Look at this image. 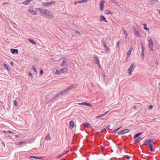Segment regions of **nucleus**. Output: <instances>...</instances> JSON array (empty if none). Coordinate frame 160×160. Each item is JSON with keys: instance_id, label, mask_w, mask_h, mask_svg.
Returning a JSON list of instances; mask_svg holds the SVG:
<instances>
[{"instance_id": "a211bd4d", "label": "nucleus", "mask_w": 160, "mask_h": 160, "mask_svg": "<svg viewBox=\"0 0 160 160\" xmlns=\"http://www.w3.org/2000/svg\"><path fill=\"white\" fill-rule=\"evenodd\" d=\"M83 125L86 128H91L90 125L89 123H88L87 122H84L83 123Z\"/></svg>"}, {"instance_id": "dca6fc26", "label": "nucleus", "mask_w": 160, "mask_h": 160, "mask_svg": "<svg viewBox=\"0 0 160 160\" xmlns=\"http://www.w3.org/2000/svg\"><path fill=\"white\" fill-rule=\"evenodd\" d=\"M10 51L13 54H14L15 53L17 54L18 53V50L16 49H11Z\"/></svg>"}, {"instance_id": "39448f33", "label": "nucleus", "mask_w": 160, "mask_h": 160, "mask_svg": "<svg viewBox=\"0 0 160 160\" xmlns=\"http://www.w3.org/2000/svg\"><path fill=\"white\" fill-rule=\"evenodd\" d=\"M28 11L32 15H35L37 14V12L36 10H33V6H32L29 8Z\"/></svg>"}, {"instance_id": "3c124183", "label": "nucleus", "mask_w": 160, "mask_h": 160, "mask_svg": "<svg viewBox=\"0 0 160 160\" xmlns=\"http://www.w3.org/2000/svg\"><path fill=\"white\" fill-rule=\"evenodd\" d=\"M39 73H40V74H42V73H43V70H41L40 71Z\"/></svg>"}, {"instance_id": "20e7f679", "label": "nucleus", "mask_w": 160, "mask_h": 160, "mask_svg": "<svg viewBox=\"0 0 160 160\" xmlns=\"http://www.w3.org/2000/svg\"><path fill=\"white\" fill-rule=\"evenodd\" d=\"M133 31L134 34L138 37H141V34L140 33L139 31L138 30L137 28L135 27H133Z\"/></svg>"}, {"instance_id": "37998d69", "label": "nucleus", "mask_w": 160, "mask_h": 160, "mask_svg": "<svg viewBox=\"0 0 160 160\" xmlns=\"http://www.w3.org/2000/svg\"><path fill=\"white\" fill-rule=\"evenodd\" d=\"M63 155V154H62L58 155L57 156V158H60L61 157H62Z\"/></svg>"}, {"instance_id": "6ab92c4d", "label": "nucleus", "mask_w": 160, "mask_h": 160, "mask_svg": "<svg viewBox=\"0 0 160 160\" xmlns=\"http://www.w3.org/2000/svg\"><path fill=\"white\" fill-rule=\"evenodd\" d=\"M28 40L32 44L34 45H36V43L33 40V39L31 38H28Z\"/></svg>"}, {"instance_id": "603ef678", "label": "nucleus", "mask_w": 160, "mask_h": 160, "mask_svg": "<svg viewBox=\"0 0 160 160\" xmlns=\"http://www.w3.org/2000/svg\"><path fill=\"white\" fill-rule=\"evenodd\" d=\"M126 158L127 159H129L130 158V157L127 155H126Z\"/></svg>"}, {"instance_id": "5701e85b", "label": "nucleus", "mask_w": 160, "mask_h": 160, "mask_svg": "<svg viewBox=\"0 0 160 160\" xmlns=\"http://www.w3.org/2000/svg\"><path fill=\"white\" fill-rule=\"evenodd\" d=\"M61 95L62 93H60V92H59L58 93L54 95L53 97L54 98H55Z\"/></svg>"}, {"instance_id": "09e8293b", "label": "nucleus", "mask_w": 160, "mask_h": 160, "mask_svg": "<svg viewBox=\"0 0 160 160\" xmlns=\"http://www.w3.org/2000/svg\"><path fill=\"white\" fill-rule=\"evenodd\" d=\"M54 99H55V98H54V97H53V98H51L50 99V102H52V101L54 100Z\"/></svg>"}, {"instance_id": "393cba45", "label": "nucleus", "mask_w": 160, "mask_h": 160, "mask_svg": "<svg viewBox=\"0 0 160 160\" xmlns=\"http://www.w3.org/2000/svg\"><path fill=\"white\" fill-rule=\"evenodd\" d=\"M105 13L106 14H109L111 15L113 14V13L110 11L108 10H106Z\"/></svg>"}, {"instance_id": "de8ad7c7", "label": "nucleus", "mask_w": 160, "mask_h": 160, "mask_svg": "<svg viewBox=\"0 0 160 160\" xmlns=\"http://www.w3.org/2000/svg\"><path fill=\"white\" fill-rule=\"evenodd\" d=\"M34 60H35V62H38V58H35L34 59Z\"/></svg>"}, {"instance_id": "49530a36", "label": "nucleus", "mask_w": 160, "mask_h": 160, "mask_svg": "<svg viewBox=\"0 0 160 160\" xmlns=\"http://www.w3.org/2000/svg\"><path fill=\"white\" fill-rule=\"evenodd\" d=\"M69 152V150H67L65 151V152L64 153H63L62 154H63V155L64 154H66L67 153Z\"/></svg>"}, {"instance_id": "5fc2aeb1", "label": "nucleus", "mask_w": 160, "mask_h": 160, "mask_svg": "<svg viewBox=\"0 0 160 160\" xmlns=\"http://www.w3.org/2000/svg\"><path fill=\"white\" fill-rule=\"evenodd\" d=\"M10 63L12 66H13V63L12 61H11L10 62Z\"/></svg>"}, {"instance_id": "79ce46f5", "label": "nucleus", "mask_w": 160, "mask_h": 160, "mask_svg": "<svg viewBox=\"0 0 160 160\" xmlns=\"http://www.w3.org/2000/svg\"><path fill=\"white\" fill-rule=\"evenodd\" d=\"M119 43H120V42H119V41L117 43L116 47H117V48L119 47Z\"/></svg>"}, {"instance_id": "2f4dec72", "label": "nucleus", "mask_w": 160, "mask_h": 160, "mask_svg": "<svg viewBox=\"0 0 160 160\" xmlns=\"http://www.w3.org/2000/svg\"><path fill=\"white\" fill-rule=\"evenodd\" d=\"M25 143V142L21 141V142H17L16 143V145H19L22 144H24V143Z\"/></svg>"}, {"instance_id": "c03bdc74", "label": "nucleus", "mask_w": 160, "mask_h": 160, "mask_svg": "<svg viewBox=\"0 0 160 160\" xmlns=\"http://www.w3.org/2000/svg\"><path fill=\"white\" fill-rule=\"evenodd\" d=\"M72 87V86H69L68 87L66 88L67 90L69 91L70 89H71V88Z\"/></svg>"}, {"instance_id": "a878e982", "label": "nucleus", "mask_w": 160, "mask_h": 160, "mask_svg": "<svg viewBox=\"0 0 160 160\" xmlns=\"http://www.w3.org/2000/svg\"><path fill=\"white\" fill-rule=\"evenodd\" d=\"M142 138L139 137L137 139H136L135 140V142H138L141 141L142 139Z\"/></svg>"}, {"instance_id": "0e129e2a", "label": "nucleus", "mask_w": 160, "mask_h": 160, "mask_svg": "<svg viewBox=\"0 0 160 160\" xmlns=\"http://www.w3.org/2000/svg\"><path fill=\"white\" fill-rule=\"evenodd\" d=\"M153 149L152 148H150V151H153Z\"/></svg>"}, {"instance_id": "f257e3e1", "label": "nucleus", "mask_w": 160, "mask_h": 160, "mask_svg": "<svg viewBox=\"0 0 160 160\" xmlns=\"http://www.w3.org/2000/svg\"><path fill=\"white\" fill-rule=\"evenodd\" d=\"M37 9L40 11L41 14L46 18H52L53 17V15L49 10L41 8H38Z\"/></svg>"}, {"instance_id": "bb28decb", "label": "nucleus", "mask_w": 160, "mask_h": 160, "mask_svg": "<svg viewBox=\"0 0 160 160\" xmlns=\"http://www.w3.org/2000/svg\"><path fill=\"white\" fill-rule=\"evenodd\" d=\"M69 125L70 126L73 128L74 126V123L72 121H70L69 122Z\"/></svg>"}, {"instance_id": "338daca9", "label": "nucleus", "mask_w": 160, "mask_h": 160, "mask_svg": "<svg viewBox=\"0 0 160 160\" xmlns=\"http://www.w3.org/2000/svg\"><path fill=\"white\" fill-rule=\"evenodd\" d=\"M136 108H137V106H134V107H133V108H134V109H136Z\"/></svg>"}, {"instance_id": "ddd939ff", "label": "nucleus", "mask_w": 160, "mask_h": 160, "mask_svg": "<svg viewBox=\"0 0 160 160\" xmlns=\"http://www.w3.org/2000/svg\"><path fill=\"white\" fill-rule=\"evenodd\" d=\"M109 112V111H108L106 112H104L103 113H102V114H101L100 115H99L96 117V118L98 119V118H100L101 117H103L106 116Z\"/></svg>"}, {"instance_id": "7c9ffc66", "label": "nucleus", "mask_w": 160, "mask_h": 160, "mask_svg": "<svg viewBox=\"0 0 160 160\" xmlns=\"http://www.w3.org/2000/svg\"><path fill=\"white\" fill-rule=\"evenodd\" d=\"M3 66L8 71L9 70V68L8 67V65L7 64L4 63L3 64Z\"/></svg>"}, {"instance_id": "13d9d810", "label": "nucleus", "mask_w": 160, "mask_h": 160, "mask_svg": "<svg viewBox=\"0 0 160 160\" xmlns=\"http://www.w3.org/2000/svg\"><path fill=\"white\" fill-rule=\"evenodd\" d=\"M144 53H142L141 54V56L143 58H144Z\"/></svg>"}, {"instance_id": "2eb2a0df", "label": "nucleus", "mask_w": 160, "mask_h": 160, "mask_svg": "<svg viewBox=\"0 0 160 160\" xmlns=\"http://www.w3.org/2000/svg\"><path fill=\"white\" fill-rule=\"evenodd\" d=\"M67 68H63L59 70L60 74L61 73H63L66 72L67 71Z\"/></svg>"}, {"instance_id": "69168bd1", "label": "nucleus", "mask_w": 160, "mask_h": 160, "mask_svg": "<svg viewBox=\"0 0 160 160\" xmlns=\"http://www.w3.org/2000/svg\"><path fill=\"white\" fill-rule=\"evenodd\" d=\"M101 149H102V150H103L105 148H104V147H103L101 146Z\"/></svg>"}, {"instance_id": "58836bf2", "label": "nucleus", "mask_w": 160, "mask_h": 160, "mask_svg": "<svg viewBox=\"0 0 160 160\" xmlns=\"http://www.w3.org/2000/svg\"><path fill=\"white\" fill-rule=\"evenodd\" d=\"M110 124H109L107 126H105L104 127V128H105V129L106 130V129H109V127L110 126Z\"/></svg>"}, {"instance_id": "e2e57ef3", "label": "nucleus", "mask_w": 160, "mask_h": 160, "mask_svg": "<svg viewBox=\"0 0 160 160\" xmlns=\"http://www.w3.org/2000/svg\"><path fill=\"white\" fill-rule=\"evenodd\" d=\"M28 75H30V76H32V74H31V73H30V72H29V73H28Z\"/></svg>"}, {"instance_id": "473e14b6", "label": "nucleus", "mask_w": 160, "mask_h": 160, "mask_svg": "<svg viewBox=\"0 0 160 160\" xmlns=\"http://www.w3.org/2000/svg\"><path fill=\"white\" fill-rule=\"evenodd\" d=\"M68 91L67 88L65 89L64 90H63L61 92H60V93H62V94H64L65 92Z\"/></svg>"}, {"instance_id": "bf43d9fd", "label": "nucleus", "mask_w": 160, "mask_h": 160, "mask_svg": "<svg viewBox=\"0 0 160 160\" xmlns=\"http://www.w3.org/2000/svg\"><path fill=\"white\" fill-rule=\"evenodd\" d=\"M149 48L150 49V50H151L152 52H153V47Z\"/></svg>"}, {"instance_id": "4c0bfd02", "label": "nucleus", "mask_w": 160, "mask_h": 160, "mask_svg": "<svg viewBox=\"0 0 160 160\" xmlns=\"http://www.w3.org/2000/svg\"><path fill=\"white\" fill-rule=\"evenodd\" d=\"M121 128V127H120L118 128H117L116 129H115V130H114L113 131V132L114 133L116 132L118 130H119V129Z\"/></svg>"}, {"instance_id": "cd10ccee", "label": "nucleus", "mask_w": 160, "mask_h": 160, "mask_svg": "<svg viewBox=\"0 0 160 160\" xmlns=\"http://www.w3.org/2000/svg\"><path fill=\"white\" fill-rule=\"evenodd\" d=\"M142 53H144V48L142 42L141 43Z\"/></svg>"}, {"instance_id": "4be33fe9", "label": "nucleus", "mask_w": 160, "mask_h": 160, "mask_svg": "<svg viewBox=\"0 0 160 160\" xmlns=\"http://www.w3.org/2000/svg\"><path fill=\"white\" fill-rule=\"evenodd\" d=\"M29 158H36V159H41L42 158V157H38L35 156H30L29 157Z\"/></svg>"}, {"instance_id": "f3484780", "label": "nucleus", "mask_w": 160, "mask_h": 160, "mask_svg": "<svg viewBox=\"0 0 160 160\" xmlns=\"http://www.w3.org/2000/svg\"><path fill=\"white\" fill-rule=\"evenodd\" d=\"M79 105H86L88 106H91L92 105L89 103H88L85 102H82L81 103H78V104Z\"/></svg>"}, {"instance_id": "412c9836", "label": "nucleus", "mask_w": 160, "mask_h": 160, "mask_svg": "<svg viewBox=\"0 0 160 160\" xmlns=\"http://www.w3.org/2000/svg\"><path fill=\"white\" fill-rule=\"evenodd\" d=\"M132 50V48H130L128 51V53L127 54V56L128 57L130 56L131 54V52Z\"/></svg>"}, {"instance_id": "4468645a", "label": "nucleus", "mask_w": 160, "mask_h": 160, "mask_svg": "<svg viewBox=\"0 0 160 160\" xmlns=\"http://www.w3.org/2000/svg\"><path fill=\"white\" fill-rule=\"evenodd\" d=\"M103 47H104L105 49V50L107 53H108L110 52V50H109V48L108 47L105 43L103 44Z\"/></svg>"}, {"instance_id": "9b49d317", "label": "nucleus", "mask_w": 160, "mask_h": 160, "mask_svg": "<svg viewBox=\"0 0 160 160\" xmlns=\"http://www.w3.org/2000/svg\"><path fill=\"white\" fill-rule=\"evenodd\" d=\"M94 58L95 59V62L96 64H97L98 65H100V62L99 59L97 57L95 56H94Z\"/></svg>"}, {"instance_id": "72a5a7b5", "label": "nucleus", "mask_w": 160, "mask_h": 160, "mask_svg": "<svg viewBox=\"0 0 160 160\" xmlns=\"http://www.w3.org/2000/svg\"><path fill=\"white\" fill-rule=\"evenodd\" d=\"M88 1V0H82L78 1L79 3H85L87 2Z\"/></svg>"}, {"instance_id": "f03ea898", "label": "nucleus", "mask_w": 160, "mask_h": 160, "mask_svg": "<svg viewBox=\"0 0 160 160\" xmlns=\"http://www.w3.org/2000/svg\"><path fill=\"white\" fill-rule=\"evenodd\" d=\"M153 140L154 139L152 138L147 140L144 142L143 144L145 145H149V147L150 148H152L153 145L152 144H155V142H153Z\"/></svg>"}, {"instance_id": "f8f14e48", "label": "nucleus", "mask_w": 160, "mask_h": 160, "mask_svg": "<svg viewBox=\"0 0 160 160\" xmlns=\"http://www.w3.org/2000/svg\"><path fill=\"white\" fill-rule=\"evenodd\" d=\"M148 47L149 48L153 47V41L152 39H150L148 40Z\"/></svg>"}, {"instance_id": "6e6552de", "label": "nucleus", "mask_w": 160, "mask_h": 160, "mask_svg": "<svg viewBox=\"0 0 160 160\" xmlns=\"http://www.w3.org/2000/svg\"><path fill=\"white\" fill-rule=\"evenodd\" d=\"M105 3L104 0H101L100 2V9L102 11L103 10L104 5Z\"/></svg>"}, {"instance_id": "052dcab7", "label": "nucleus", "mask_w": 160, "mask_h": 160, "mask_svg": "<svg viewBox=\"0 0 160 160\" xmlns=\"http://www.w3.org/2000/svg\"><path fill=\"white\" fill-rule=\"evenodd\" d=\"M78 3H79V2H74V4L75 5L77 4Z\"/></svg>"}, {"instance_id": "f704fd0d", "label": "nucleus", "mask_w": 160, "mask_h": 160, "mask_svg": "<svg viewBox=\"0 0 160 160\" xmlns=\"http://www.w3.org/2000/svg\"><path fill=\"white\" fill-rule=\"evenodd\" d=\"M111 2L112 3H115L116 5L117 6H118V7H120V6L119 5L118 3V2H115V1H114V0H112L111 1Z\"/></svg>"}, {"instance_id": "4d7b16f0", "label": "nucleus", "mask_w": 160, "mask_h": 160, "mask_svg": "<svg viewBox=\"0 0 160 160\" xmlns=\"http://www.w3.org/2000/svg\"><path fill=\"white\" fill-rule=\"evenodd\" d=\"M8 2H4V3H2V4L3 5H5V4H8Z\"/></svg>"}, {"instance_id": "864d4df0", "label": "nucleus", "mask_w": 160, "mask_h": 160, "mask_svg": "<svg viewBox=\"0 0 160 160\" xmlns=\"http://www.w3.org/2000/svg\"><path fill=\"white\" fill-rule=\"evenodd\" d=\"M158 0H152V2H153L154 3L156 2Z\"/></svg>"}, {"instance_id": "aec40b11", "label": "nucleus", "mask_w": 160, "mask_h": 160, "mask_svg": "<svg viewBox=\"0 0 160 160\" xmlns=\"http://www.w3.org/2000/svg\"><path fill=\"white\" fill-rule=\"evenodd\" d=\"M142 133V132H140L137 133V134H136L133 138L134 139H135L137 138H138L139 136H140L141 135Z\"/></svg>"}, {"instance_id": "774afa93", "label": "nucleus", "mask_w": 160, "mask_h": 160, "mask_svg": "<svg viewBox=\"0 0 160 160\" xmlns=\"http://www.w3.org/2000/svg\"><path fill=\"white\" fill-rule=\"evenodd\" d=\"M8 132H10V133H13V132H11V131H9V130H8Z\"/></svg>"}, {"instance_id": "a18cd8bd", "label": "nucleus", "mask_w": 160, "mask_h": 160, "mask_svg": "<svg viewBox=\"0 0 160 160\" xmlns=\"http://www.w3.org/2000/svg\"><path fill=\"white\" fill-rule=\"evenodd\" d=\"M75 32L76 34H77L79 35H80V33L78 32V31H76V30H75Z\"/></svg>"}, {"instance_id": "6e6d98bb", "label": "nucleus", "mask_w": 160, "mask_h": 160, "mask_svg": "<svg viewBox=\"0 0 160 160\" xmlns=\"http://www.w3.org/2000/svg\"><path fill=\"white\" fill-rule=\"evenodd\" d=\"M102 132H103L105 131H106V130L105 129V128H103V129L101 130Z\"/></svg>"}, {"instance_id": "0eeeda50", "label": "nucleus", "mask_w": 160, "mask_h": 160, "mask_svg": "<svg viewBox=\"0 0 160 160\" xmlns=\"http://www.w3.org/2000/svg\"><path fill=\"white\" fill-rule=\"evenodd\" d=\"M55 3V2L54 1H51L49 2H43L42 5L43 6L49 7L51 6L52 4Z\"/></svg>"}, {"instance_id": "8fccbe9b", "label": "nucleus", "mask_w": 160, "mask_h": 160, "mask_svg": "<svg viewBox=\"0 0 160 160\" xmlns=\"http://www.w3.org/2000/svg\"><path fill=\"white\" fill-rule=\"evenodd\" d=\"M153 108V106L152 105H150L149 107V108L150 109H151L152 108Z\"/></svg>"}, {"instance_id": "b1692460", "label": "nucleus", "mask_w": 160, "mask_h": 160, "mask_svg": "<svg viewBox=\"0 0 160 160\" xmlns=\"http://www.w3.org/2000/svg\"><path fill=\"white\" fill-rule=\"evenodd\" d=\"M30 2L29 0H27L23 2V4L25 5H27Z\"/></svg>"}, {"instance_id": "7ed1b4c3", "label": "nucleus", "mask_w": 160, "mask_h": 160, "mask_svg": "<svg viewBox=\"0 0 160 160\" xmlns=\"http://www.w3.org/2000/svg\"><path fill=\"white\" fill-rule=\"evenodd\" d=\"M136 66L133 63H132L130 66L129 68L128 69V72L129 75H131L132 72L133 71Z\"/></svg>"}, {"instance_id": "a19ab883", "label": "nucleus", "mask_w": 160, "mask_h": 160, "mask_svg": "<svg viewBox=\"0 0 160 160\" xmlns=\"http://www.w3.org/2000/svg\"><path fill=\"white\" fill-rule=\"evenodd\" d=\"M14 103L15 106H17L18 105V103L16 100L14 101Z\"/></svg>"}, {"instance_id": "e433bc0d", "label": "nucleus", "mask_w": 160, "mask_h": 160, "mask_svg": "<svg viewBox=\"0 0 160 160\" xmlns=\"http://www.w3.org/2000/svg\"><path fill=\"white\" fill-rule=\"evenodd\" d=\"M32 69H33V70L34 71V72H37V71L36 70V68L34 66H32Z\"/></svg>"}, {"instance_id": "ea45409f", "label": "nucleus", "mask_w": 160, "mask_h": 160, "mask_svg": "<svg viewBox=\"0 0 160 160\" xmlns=\"http://www.w3.org/2000/svg\"><path fill=\"white\" fill-rule=\"evenodd\" d=\"M123 33H124V34L125 35L126 37H127L128 35V34L126 30H124L123 31Z\"/></svg>"}, {"instance_id": "c9c22d12", "label": "nucleus", "mask_w": 160, "mask_h": 160, "mask_svg": "<svg viewBox=\"0 0 160 160\" xmlns=\"http://www.w3.org/2000/svg\"><path fill=\"white\" fill-rule=\"evenodd\" d=\"M60 72L59 70H56L55 71V72H54V73L55 74H56L57 75H59L60 74Z\"/></svg>"}, {"instance_id": "9d476101", "label": "nucleus", "mask_w": 160, "mask_h": 160, "mask_svg": "<svg viewBox=\"0 0 160 160\" xmlns=\"http://www.w3.org/2000/svg\"><path fill=\"white\" fill-rule=\"evenodd\" d=\"M61 65L62 67H65L66 68L68 66V64L66 62L65 60H63L62 62Z\"/></svg>"}, {"instance_id": "1a4fd4ad", "label": "nucleus", "mask_w": 160, "mask_h": 160, "mask_svg": "<svg viewBox=\"0 0 160 160\" xmlns=\"http://www.w3.org/2000/svg\"><path fill=\"white\" fill-rule=\"evenodd\" d=\"M100 20L101 22L104 21L106 22H108L106 20V19L104 16L103 15H101L100 17Z\"/></svg>"}, {"instance_id": "c756f323", "label": "nucleus", "mask_w": 160, "mask_h": 160, "mask_svg": "<svg viewBox=\"0 0 160 160\" xmlns=\"http://www.w3.org/2000/svg\"><path fill=\"white\" fill-rule=\"evenodd\" d=\"M50 138V137L49 134H48V135L46 136L45 138V139L46 140H48Z\"/></svg>"}, {"instance_id": "c85d7f7f", "label": "nucleus", "mask_w": 160, "mask_h": 160, "mask_svg": "<svg viewBox=\"0 0 160 160\" xmlns=\"http://www.w3.org/2000/svg\"><path fill=\"white\" fill-rule=\"evenodd\" d=\"M143 25L144 26L143 28L145 30H148L149 31V29L148 28H147V26L146 24H143Z\"/></svg>"}, {"instance_id": "680f3d73", "label": "nucleus", "mask_w": 160, "mask_h": 160, "mask_svg": "<svg viewBox=\"0 0 160 160\" xmlns=\"http://www.w3.org/2000/svg\"><path fill=\"white\" fill-rule=\"evenodd\" d=\"M14 136L16 138L19 137V136L18 135H15Z\"/></svg>"}, {"instance_id": "423d86ee", "label": "nucleus", "mask_w": 160, "mask_h": 160, "mask_svg": "<svg viewBox=\"0 0 160 160\" xmlns=\"http://www.w3.org/2000/svg\"><path fill=\"white\" fill-rule=\"evenodd\" d=\"M130 131L129 129H123L118 132V135H119L123 134H124L129 132Z\"/></svg>"}]
</instances>
